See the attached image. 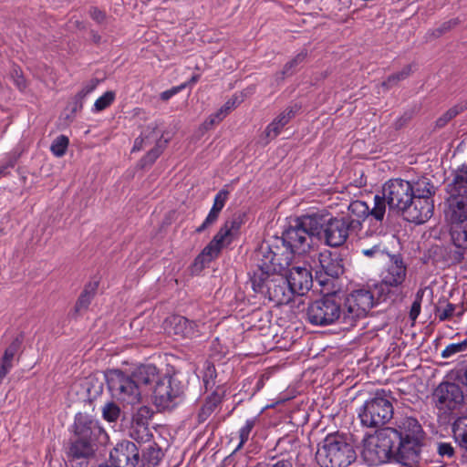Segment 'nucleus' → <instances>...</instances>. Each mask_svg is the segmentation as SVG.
I'll return each instance as SVG.
<instances>
[{"mask_svg":"<svg viewBox=\"0 0 467 467\" xmlns=\"http://www.w3.org/2000/svg\"><path fill=\"white\" fill-rule=\"evenodd\" d=\"M152 416V410L147 406H140L133 414L130 425L149 426V420Z\"/></svg>","mask_w":467,"mask_h":467,"instance_id":"nucleus-38","label":"nucleus"},{"mask_svg":"<svg viewBox=\"0 0 467 467\" xmlns=\"http://www.w3.org/2000/svg\"><path fill=\"white\" fill-rule=\"evenodd\" d=\"M407 265L400 254L389 256V262L382 270L380 281L375 285L379 301L395 303L403 298V285L407 278Z\"/></svg>","mask_w":467,"mask_h":467,"instance_id":"nucleus-5","label":"nucleus"},{"mask_svg":"<svg viewBox=\"0 0 467 467\" xmlns=\"http://www.w3.org/2000/svg\"><path fill=\"white\" fill-rule=\"evenodd\" d=\"M131 376L137 381L138 387L140 385H148L155 381L158 377V369L154 365H141L137 368Z\"/></svg>","mask_w":467,"mask_h":467,"instance_id":"nucleus-31","label":"nucleus"},{"mask_svg":"<svg viewBox=\"0 0 467 467\" xmlns=\"http://www.w3.org/2000/svg\"><path fill=\"white\" fill-rule=\"evenodd\" d=\"M450 235L453 245L460 249L459 259H462L463 251L467 250V221L450 225Z\"/></svg>","mask_w":467,"mask_h":467,"instance_id":"nucleus-27","label":"nucleus"},{"mask_svg":"<svg viewBox=\"0 0 467 467\" xmlns=\"http://www.w3.org/2000/svg\"><path fill=\"white\" fill-rule=\"evenodd\" d=\"M397 434L392 427H386L376 431L374 435L367 437L363 441L361 456L369 465H380L388 462H398L410 466L401 459L399 448L395 441Z\"/></svg>","mask_w":467,"mask_h":467,"instance_id":"nucleus-2","label":"nucleus"},{"mask_svg":"<svg viewBox=\"0 0 467 467\" xmlns=\"http://www.w3.org/2000/svg\"><path fill=\"white\" fill-rule=\"evenodd\" d=\"M163 151L161 145L158 144L153 149L149 150L140 160L141 167L151 165L161 156Z\"/></svg>","mask_w":467,"mask_h":467,"instance_id":"nucleus-48","label":"nucleus"},{"mask_svg":"<svg viewBox=\"0 0 467 467\" xmlns=\"http://www.w3.org/2000/svg\"><path fill=\"white\" fill-rule=\"evenodd\" d=\"M300 109L301 106L297 103L287 106L266 126L265 130V136L269 139L276 138L284 127L296 117Z\"/></svg>","mask_w":467,"mask_h":467,"instance_id":"nucleus-23","label":"nucleus"},{"mask_svg":"<svg viewBox=\"0 0 467 467\" xmlns=\"http://www.w3.org/2000/svg\"><path fill=\"white\" fill-rule=\"evenodd\" d=\"M10 78L13 79L14 84L19 90H24L26 88V81L23 75L21 68L14 65L10 70Z\"/></svg>","mask_w":467,"mask_h":467,"instance_id":"nucleus-49","label":"nucleus"},{"mask_svg":"<svg viewBox=\"0 0 467 467\" xmlns=\"http://www.w3.org/2000/svg\"><path fill=\"white\" fill-rule=\"evenodd\" d=\"M438 454L444 458L451 459L454 455V449L449 442H439L437 444Z\"/></svg>","mask_w":467,"mask_h":467,"instance_id":"nucleus-55","label":"nucleus"},{"mask_svg":"<svg viewBox=\"0 0 467 467\" xmlns=\"http://www.w3.org/2000/svg\"><path fill=\"white\" fill-rule=\"evenodd\" d=\"M285 276L294 296H304L312 287L311 271L305 266H293Z\"/></svg>","mask_w":467,"mask_h":467,"instance_id":"nucleus-20","label":"nucleus"},{"mask_svg":"<svg viewBox=\"0 0 467 467\" xmlns=\"http://www.w3.org/2000/svg\"><path fill=\"white\" fill-rule=\"evenodd\" d=\"M98 85L97 79H91L88 83H87L76 95L75 99L76 103H79L82 105L83 100L88 96L91 92L95 90Z\"/></svg>","mask_w":467,"mask_h":467,"instance_id":"nucleus-51","label":"nucleus"},{"mask_svg":"<svg viewBox=\"0 0 467 467\" xmlns=\"http://www.w3.org/2000/svg\"><path fill=\"white\" fill-rule=\"evenodd\" d=\"M105 377L108 388L114 398L131 405L140 401L141 391L131 374L120 369H110L106 372Z\"/></svg>","mask_w":467,"mask_h":467,"instance_id":"nucleus-10","label":"nucleus"},{"mask_svg":"<svg viewBox=\"0 0 467 467\" xmlns=\"http://www.w3.org/2000/svg\"><path fill=\"white\" fill-rule=\"evenodd\" d=\"M458 24V20L457 19H451L449 21H446L444 22L443 24H441L437 29H436V36H441L442 34L448 32L449 30H451L452 27H454L456 25Z\"/></svg>","mask_w":467,"mask_h":467,"instance_id":"nucleus-57","label":"nucleus"},{"mask_svg":"<svg viewBox=\"0 0 467 467\" xmlns=\"http://www.w3.org/2000/svg\"><path fill=\"white\" fill-rule=\"evenodd\" d=\"M88 13L90 17L99 24H102L106 19L105 12L101 11L98 7H91Z\"/></svg>","mask_w":467,"mask_h":467,"instance_id":"nucleus-58","label":"nucleus"},{"mask_svg":"<svg viewBox=\"0 0 467 467\" xmlns=\"http://www.w3.org/2000/svg\"><path fill=\"white\" fill-rule=\"evenodd\" d=\"M433 212L434 201H422L412 198L400 213L406 221L421 224L431 218Z\"/></svg>","mask_w":467,"mask_h":467,"instance_id":"nucleus-19","label":"nucleus"},{"mask_svg":"<svg viewBox=\"0 0 467 467\" xmlns=\"http://www.w3.org/2000/svg\"><path fill=\"white\" fill-rule=\"evenodd\" d=\"M154 404L161 410H172L184 400V385L176 374L159 379L153 391Z\"/></svg>","mask_w":467,"mask_h":467,"instance_id":"nucleus-12","label":"nucleus"},{"mask_svg":"<svg viewBox=\"0 0 467 467\" xmlns=\"http://www.w3.org/2000/svg\"><path fill=\"white\" fill-rule=\"evenodd\" d=\"M96 442L75 438L71 442L68 456L73 460H86L94 453Z\"/></svg>","mask_w":467,"mask_h":467,"instance_id":"nucleus-28","label":"nucleus"},{"mask_svg":"<svg viewBox=\"0 0 467 467\" xmlns=\"http://www.w3.org/2000/svg\"><path fill=\"white\" fill-rule=\"evenodd\" d=\"M145 133H146V130L144 132H142L141 135L135 140L134 145L132 148L133 151L140 150L143 148V143H144L145 140L148 139V135H146Z\"/></svg>","mask_w":467,"mask_h":467,"instance_id":"nucleus-62","label":"nucleus"},{"mask_svg":"<svg viewBox=\"0 0 467 467\" xmlns=\"http://www.w3.org/2000/svg\"><path fill=\"white\" fill-rule=\"evenodd\" d=\"M68 143L69 140L67 136L59 135L53 140L50 150L56 157H62L67 151Z\"/></svg>","mask_w":467,"mask_h":467,"instance_id":"nucleus-43","label":"nucleus"},{"mask_svg":"<svg viewBox=\"0 0 467 467\" xmlns=\"http://www.w3.org/2000/svg\"><path fill=\"white\" fill-rule=\"evenodd\" d=\"M229 196V191L225 188L220 190L213 199V204L202 223L196 228L195 232L201 234L213 226L218 220L221 211L225 205Z\"/></svg>","mask_w":467,"mask_h":467,"instance_id":"nucleus-24","label":"nucleus"},{"mask_svg":"<svg viewBox=\"0 0 467 467\" xmlns=\"http://www.w3.org/2000/svg\"><path fill=\"white\" fill-rule=\"evenodd\" d=\"M294 462L292 457L282 456L273 457L271 461L266 464L265 467H293Z\"/></svg>","mask_w":467,"mask_h":467,"instance_id":"nucleus-53","label":"nucleus"},{"mask_svg":"<svg viewBox=\"0 0 467 467\" xmlns=\"http://www.w3.org/2000/svg\"><path fill=\"white\" fill-rule=\"evenodd\" d=\"M455 379L467 387V356H463L453 369Z\"/></svg>","mask_w":467,"mask_h":467,"instance_id":"nucleus-46","label":"nucleus"},{"mask_svg":"<svg viewBox=\"0 0 467 467\" xmlns=\"http://www.w3.org/2000/svg\"><path fill=\"white\" fill-rule=\"evenodd\" d=\"M97 288H98L97 283H89L88 285H87L85 286V289L83 290V292L81 293V295L79 296V297L76 303V306H75L76 312H81L83 310H86L88 307V306L90 305L91 300L96 293Z\"/></svg>","mask_w":467,"mask_h":467,"instance_id":"nucleus-35","label":"nucleus"},{"mask_svg":"<svg viewBox=\"0 0 467 467\" xmlns=\"http://www.w3.org/2000/svg\"><path fill=\"white\" fill-rule=\"evenodd\" d=\"M306 56L307 52L306 50L299 52L295 57H293L284 66L282 71L276 74V78L283 80L286 76L293 75L296 67L305 61Z\"/></svg>","mask_w":467,"mask_h":467,"instance_id":"nucleus-36","label":"nucleus"},{"mask_svg":"<svg viewBox=\"0 0 467 467\" xmlns=\"http://www.w3.org/2000/svg\"><path fill=\"white\" fill-rule=\"evenodd\" d=\"M227 244H229L223 237V233H217L194 259L193 266L199 270L203 269L209 263L218 257L223 246Z\"/></svg>","mask_w":467,"mask_h":467,"instance_id":"nucleus-21","label":"nucleus"},{"mask_svg":"<svg viewBox=\"0 0 467 467\" xmlns=\"http://www.w3.org/2000/svg\"><path fill=\"white\" fill-rule=\"evenodd\" d=\"M245 213H234L231 220L226 221L223 225L220 228L218 233H223V237L231 244L234 237L238 234L241 226L244 223Z\"/></svg>","mask_w":467,"mask_h":467,"instance_id":"nucleus-30","label":"nucleus"},{"mask_svg":"<svg viewBox=\"0 0 467 467\" xmlns=\"http://www.w3.org/2000/svg\"><path fill=\"white\" fill-rule=\"evenodd\" d=\"M140 462L142 467H155L163 457L161 449L153 441L140 446Z\"/></svg>","mask_w":467,"mask_h":467,"instance_id":"nucleus-26","label":"nucleus"},{"mask_svg":"<svg viewBox=\"0 0 467 467\" xmlns=\"http://www.w3.org/2000/svg\"><path fill=\"white\" fill-rule=\"evenodd\" d=\"M13 368V363L5 362V360L0 361V385L2 384L5 377L9 373L11 368Z\"/></svg>","mask_w":467,"mask_h":467,"instance_id":"nucleus-60","label":"nucleus"},{"mask_svg":"<svg viewBox=\"0 0 467 467\" xmlns=\"http://www.w3.org/2000/svg\"><path fill=\"white\" fill-rule=\"evenodd\" d=\"M393 405L385 390L377 391L375 396L366 400L358 415L363 426L377 428L389 422L393 417Z\"/></svg>","mask_w":467,"mask_h":467,"instance_id":"nucleus-9","label":"nucleus"},{"mask_svg":"<svg viewBox=\"0 0 467 467\" xmlns=\"http://www.w3.org/2000/svg\"><path fill=\"white\" fill-rule=\"evenodd\" d=\"M462 111V108L458 106L449 109L442 116L436 120V126L439 128L444 127L451 119L455 118Z\"/></svg>","mask_w":467,"mask_h":467,"instance_id":"nucleus-52","label":"nucleus"},{"mask_svg":"<svg viewBox=\"0 0 467 467\" xmlns=\"http://www.w3.org/2000/svg\"><path fill=\"white\" fill-rule=\"evenodd\" d=\"M445 218L449 225L467 221V195L458 193L447 200Z\"/></svg>","mask_w":467,"mask_h":467,"instance_id":"nucleus-22","label":"nucleus"},{"mask_svg":"<svg viewBox=\"0 0 467 467\" xmlns=\"http://www.w3.org/2000/svg\"><path fill=\"white\" fill-rule=\"evenodd\" d=\"M356 457L353 445L338 432L327 435L316 453L317 462L321 467H348Z\"/></svg>","mask_w":467,"mask_h":467,"instance_id":"nucleus-6","label":"nucleus"},{"mask_svg":"<svg viewBox=\"0 0 467 467\" xmlns=\"http://www.w3.org/2000/svg\"><path fill=\"white\" fill-rule=\"evenodd\" d=\"M426 290H427V287L420 288L416 292L414 302H418V303L421 304Z\"/></svg>","mask_w":467,"mask_h":467,"instance_id":"nucleus-63","label":"nucleus"},{"mask_svg":"<svg viewBox=\"0 0 467 467\" xmlns=\"http://www.w3.org/2000/svg\"><path fill=\"white\" fill-rule=\"evenodd\" d=\"M185 88H186V84H182L180 86L173 87L171 89L161 92L160 97L162 100L167 101Z\"/></svg>","mask_w":467,"mask_h":467,"instance_id":"nucleus-56","label":"nucleus"},{"mask_svg":"<svg viewBox=\"0 0 467 467\" xmlns=\"http://www.w3.org/2000/svg\"><path fill=\"white\" fill-rule=\"evenodd\" d=\"M130 437L137 441L140 446L152 441V433L150 432L149 426L142 425H130L129 431Z\"/></svg>","mask_w":467,"mask_h":467,"instance_id":"nucleus-33","label":"nucleus"},{"mask_svg":"<svg viewBox=\"0 0 467 467\" xmlns=\"http://www.w3.org/2000/svg\"><path fill=\"white\" fill-rule=\"evenodd\" d=\"M255 423H256L255 418L247 419L245 420L244 426H242L240 428V430L238 431L239 443L236 446V448L234 449V451L241 450L244 447V445L248 441L251 432L255 426Z\"/></svg>","mask_w":467,"mask_h":467,"instance_id":"nucleus-37","label":"nucleus"},{"mask_svg":"<svg viewBox=\"0 0 467 467\" xmlns=\"http://www.w3.org/2000/svg\"><path fill=\"white\" fill-rule=\"evenodd\" d=\"M410 186L411 197L413 199L434 201L433 196L436 192V188L431 179L427 177L419 178L416 181L410 182Z\"/></svg>","mask_w":467,"mask_h":467,"instance_id":"nucleus-25","label":"nucleus"},{"mask_svg":"<svg viewBox=\"0 0 467 467\" xmlns=\"http://www.w3.org/2000/svg\"><path fill=\"white\" fill-rule=\"evenodd\" d=\"M452 432L456 442L467 449V416L459 417L454 421Z\"/></svg>","mask_w":467,"mask_h":467,"instance_id":"nucleus-34","label":"nucleus"},{"mask_svg":"<svg viewBox=\"0 0 467 467\" xmlns=\"http://www.w3.org/2000/svg\"><path fill=\"white\" fill-rule=\"evenodd\" d=\"M74 437L93 442L100 441L107 434L99 422L92 416L78 412L73 425Z\"/></svg>","mask_w":467,"mask_h":467,"instance_id":"nucleus-16","label":"nucleus"},{"mask_svg":"<svg viewBox=\"0 0 467 467\" xmlns=\"http://www.w3.org/2000/svg\"><path fill=\"white\" fill-rule=\"evenodd\" d=\"M217 373L213 364L206 362L202 373V381L206 390H212L216 384Z\"/></svg>","mask_w":467,"mask_h":467,"instance_id":"nucleus-39","label":"nucleus"},{"mask_svg":"<svg viewBox=\"0 0 467 467\" xmlns=\"http://www.w3.org/2000/svg\"><path fill=\"white\" fill-rule=\"evenodd\" d=\"M376 305L373 293L367 288H360L351 292L344 302L343 326L345 328L352 327L356 322L365 317Z\"/></svg>","mask_w":467,"mask_h":467,"instance_id":"nucleus-11","label":"nucleus"},{"mask_svg":"<svg viewBox=\"0 0 467 467\" xmlns=\"http://www.w3.org/2000/svg\"><path fill=\"white\" fill-rule=\"evenodd\" d=\"M109 461L115 467H136L140 462V449L134 442L123 441L110 451Z\"/></svg>","mask_w":467,"mask_h":467,"instance_id":"nucleus-17","label":"nucleus"},{"mask_svg":"<svg viewBox=\"0 0 467 467\" xmlns=\"http://www.w3.org/2000/svg\"><path fill=\"white\" fill-rule=\"evenodd\" d=\"M21 346V340L19 338H15L11 344L6 348L5 350V353L2 357V360H5V362L13 363L14 357L19 350Z\"/></svg>","mask_w":467,"mask_h":467,"instance_id":"nucleus-50","label":"nucleus"},{"mask_svg":"<svg viewBox=\"0 0 467 467\" xmlns=\"http://www.w3.org/2000/svg\"><path fill=\"white\" fill-rule=\"evenodd\" d=\"M116 93L112 90L106 91L102 96L96 99L92 112H100L109 108L115 100Z\"/></svg>","mask_w":467,"mask_h":467,"instance_id":"nucleus-42","label":"nucleus"},{"mask_svg":"<svg viewBox=\"0 0 467 467\" xmlns=\"http://www.w3.org/2000/svg\"><path fill=\"white\" fill-rule=\"evenodd\" d=\"M360 254L368 258H376L379 255L383 254V250L381 248V243L379 241L369 248H362L360 250Z\"/></svg>","mask_w":467,"mask_h":467,"instance_id":"nucleus-54","label":"nucleus"},{"mask_svg":"<svg viewBox=\"0 0 467 467\" xmlns=\"http://www.w3.org/2000/svg\"><path fill=\"white\" fill-rule=\"evenodd\" d=\"M420 309H421V304L413 301L410 310V318L413 321L416 320L420 313Z\"/></svg>","mask_w":467,"mask_h":467,"instance_id":"nucleus-61","label":"nucleus"},{"mask_svg":"<svg viewBox=\"0 0 467 467\" xmlns=\"http://www.w3.org/2000/svg\"><path fill=\"white\" fill-rule=\"evenodd\" d=\"M348 215L344 217L348 218V221H358L361 225L362 222L368 216L374 219L372 217V208L370 209L363 201L356 200L351 202L348 207Z\"/></svg>","mask_w":467,"mask_h":467,"instance_id":"nucleus-29","label":"nucleus"},{"mask_svg":"<svg viewBox=\"0 0 467 467\" xmlns=\"http://www.w3.org/2000/svg\"><path fill=\"white\" fill-rule=\"evenodd\" d=\"M411 73V66L408 65L404 67L400 72L394 73L387 78L382 83V87L390 88L396 86L399 82L406 79Z\"/></svg>","mask_w":467,"mask_h":467,"instance_id":"nucleus-40","label":"nucleus"},{"mask_svg":"<svg viewBox=\"0 0 467 467\" xmlns=\"http://www.w3.org/2000/svg\"><path fill=\"white\" fill-rule=\"evenodd\" d=\"M453 184L458 193L467 195V165L463 164L457 171Z\"/></svg>","mask_w":467,"mask_h":467,"instance_id":"nucleus-41","label":"nucleus"},{"mask_svg":"<svg viewBox=\"0 0 467 467\" xmlns=\"http://www.w3.org/2000/svg\"><path fill=\"white\" fill-rule=\"evenodd\" d=\"M120 409L113 401L106 403L102 408V416L109 422H115L119 418Z\"/></svg>","mask_w":467,"mask_h":467,"instance_id":"nucleus-45","label":"nucleus"},{"mask_svg":"<svg viewBox=\"0 0 467 467\" xmlns=\"http://www.w3.org/2000/svg\"><path fill=\"white\" fill-rule=\"evenodd\" d=\"M467 351V338L458 343L449 344L441 353L442 358H450L458 353Z\"/></svg>","mask_w":467,"mask_h":467,"instance_id":"nucleus-44","label":"nucleus"},{"mask_svg":"<svg viewBox=\"0 0 467 467\" xmlns=\"http://www.w3.org/2000/svg\"><path fill=\"white\" fill-rule=\"evenodd\" d=\"M278 251V247L276 250L269 246L261 248L262 258L250 280L255 293L264 295L275 305H286L294 295L285 276L278 272L289 266L291 254H280Z\"/></svg>","mask_w":467,"mask_h":467,"instance_id":"nucleus-1","label":"nucleus"},{"mask_svg":"<svg viewBox=\"0 0 467 467\" xmlns=\"http://www.w3.org/2000/svg\"><path fill=\"white\" fill-rule=\"evenodd\" d=\"M360 230L361 224L358 221H348L345 217L331 218L324 226L325 243L331 247L341 246L349 234H357Z\"/></svg>","mask_w":467,"mask_h":467,"instance_id":"nucleus-13","label":"nucleus"},{"mask_svg":"<svg viewBox=\"0 0 467 467\" xmlns=\"http://www.w3.org/2000/svg\"><path fill=\"white\" fill-rule=\"evenodd\" d=\"M221 402V396L213 391L209 395L198 412V421L204 422Z\"/></svg>","mask_w":467,"mask_h":467,"instance_id":"nucleus-32","label":"nucleus"},{"mask_svg":"<svg viewBox=\"0 0 467 467\" xmlns=\"http://www.w3.org/2000/svg\"><path fill=\"white\" fill-rule=\"evenodd\" d=\"M392 431L398 436V441L395 442L401 459L410 466L418 463L425 440V432L418 420L409 416L402 417L396 421Z\"/></svg>","mask_w":467,"mask_h":467,"instance_id":"nucleus-4","label":"nucleus"},{"mask_svg":"<svg viewBox=\"0 0 467 467\" xmlns=\"http://www.w3.org/2000/svg\"><path fill=\"white\" fill-rule=\"evenodd\" d=\"M342 299L335 291L327 290L326 295L308 304L306 320L313 326L326 327L339 322L343 325Z\"/></svg>","mask_w":467,"mask_h":467,"instance_id":"nucleus-8","label":"nucleus"},{"mask_svg":"<svg viewBox=\"0 0 467 467\" xmlns=\"http://www.w3.org/2000/svg\"><path fill=\"white\" fill-rule=\"evenodd\" d=\"M445 304L444 306H438L435 308V313L440 321H445L451 319L454 312L456 310V306L446 300L443 302Z\"/></svg>","mask_w":467,"mask_h":467,"instance_id":"nucleus-47","label":"nucleus"},{"mask_svg":"<svg viewBox=\"0 0 467 467\" xmlns=\"http://www.w3.org/2000/svg\"><path fill=\"white\" fill-rule=\"evenodd\" d=\"M220 121L217 120V118L214 116V114H212L208 117V119H206V121L204 122V125L206 128H208L209 126H213L216 123H219Z\"/></svg>","mask_w":467,"mask_h":467,"instance_id":"nucleus-64","label":"nucleus"},{"mask_svg":"<svg viewBox=\"0 0 467 467\" xmlns=\"http://www.w3.org/2000/svg\"><path fill=\"white\" fill-rule=\"evenodd\" d=\"M412 200L410 182L402 179H391L382 187V194L374 196L372 217L381 223L386 213V203L389 209H396L400 213Z\"/></svg>","mask_w":467,"mask_h":467,"instance_id":"nucleus-7","label":"nucleus"},{"mask_svg":"<svg viewBox=\"0 0 467 467\" xmlns=\"http://www.w3.org/2000/svg\"><path fill=\"white\" fill-rule=\"evenodd\" d=\"M433 398L440 410H455L460 409L464 401L462 388L454 382H441L435 389Z\"/></svg>","mask_w":467,"mask_h":467,"instance_id":"nucleus-15","label":"nucleus"},{"mask_svg":"<svg viewBox=\"0 0 467 467\" xmlns=\"http://www.w3.org/2000/svg\"><path fill=\"white\" fill-rule=\"evenodd\" d=\"M238 104H239L238 98L232 97L221 108L228 115L234 109H235L237 107Z\"/></svg>","mask_w":467,"mask_h":467,"instance_id":"nucleus-59","label":"nucleus"},{"mask_svg":"<svg viewBox=\"0 0 467 467\" xmlns=\"http://www.w3.org/2000/svg\"><path fill=\"white\" fill-rule=\"evenodd\" d=\"M317 259L316 280L322 287L328 286L331 281L344 273L343 262L337 254L325 250L318 253Z\"/></svg>","mask_w":467,"mask_h":467,"instance_id":"nucleus-14","label":"nucleus"},{"mask_svg":"<svg viewBox=\"0 0 467 467\" xmlns=\"http://www.w3.org/2000/svg\"><path fill=\"white\" fill-rule=\"evenodd\" d=\"M321 224L315 216L304 215L294 219L282 235L285 251L282 254H303L309 252L313 239L320 234Z\"/></svg>","mask_w":467,"mask_h":467,"instance_id":"nucleus-3","label":"nucleus"},{"mask_svg":"<svg viewBox=\"0 0 467 467\" xmlns=\"http://www.w3.org/2000/svg\"><path fill=\"white\" fill-rule=\"evenodd\" d=\"M164 329L170 334L182 338H193L201 335L200 326L197 322L174 315L165 319Z\"/></svg>","mask_w":467,"mask_h":467,"instance_id":"nucleus-18","label":"nucleus"}]
</instances>
